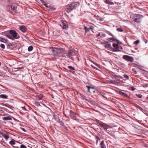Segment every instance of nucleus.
Segmentation results:
<instances>
[{
    "label": "nucleus",
    "mask_w": 148,
    "mask_h": 148,
    "mask_svg": "<svg viewBox=\"0 0 148 148\" xmlns=\"http://www.w3.org/2000/svg\"><path fill=\"white\" fill-rule=\"evenodd\" d=\"M86 87L88 88V92L90 93H91V92L90 91V89H91L93 90V87H91V86H86Z\"/></svg>",
    "instance_id": "21"
},
{
    "label": "nucleus",
    "mask_w": 148,
    "mask_h": 148,
    "mask_svg": "<svg viewBox=\"0 0 148 148\" xmlns=\"http://www.w3.org/2000/svg\"><path fill=\"white\" fill-rule=\"evenodd\" d=\"M92 91L94 93H95V91L94 90H93Z\"/></svg>",
    "instance_id": "44"
},
{
    "label": "nucleus",
    "mask_w": 148,
    "mask_h": 148,
    "mask_svg": "<svg viewBox=\"0 0 148 148\" xmlns=\"http://www.w3.org/2000/svg\"><path fill=\"white\" fill-rule=\"evenodd\" d=\"M140 41L139 40H137L134 42V43L135 45H137L139 43Z\"/></svg>",
    "instance_id": "29"
},
{
    "label": "nucleus",
    "mask_w": 148,
    "mask_h": 148,
    "mask_svg": "<svg viewBox=\"0 0 148 148\" xmlns=\"http://www.w3.org/2000/svg\"><path fill=\"white\" fill-rule=\"evenodd\" d=\"M10 33L12 35L13 37L15 39H17L16 38L17 36V33L16 32L13 30H11L10 31Z\"/></svg>",
    "instance_id": "5"
},
{
    "label": "nucleus",
    "mask_w": 148,
    "mask_h": 148,
    "mask_svg": "<svg viewBox=\"0 0 148 148\" xmlns=\"http://www.w3.org/2000/svg\"><path fill=\"white\" fill-rule=\"evenodd\" d=\"M131 90H132V91H134V90H135V88H134V87H132V88H131Z\"/></svg>",
    "instance_id": "39"
},
{
    "label": "nucleus",
    "mask_w": 148,
    "mask_h": 148,
    "mask_svg": "<svg viewBox=\"0 0 148 148\" xmlns=\"http://www.w3.org/2000/svg\"><path fill=\"white\" fill-rule=\"evenodd\" d=\"M84 29L85 30L86 32H88L89 30V29L86 27H85L84 28Z\"/></svg>",
    "instance_id": "30"
},
{
    "label": "nucleus",
    "mask_w": 148,
    "mask_h": 148,
    "mask_svg": "<svg viewBox=\"0 0 148 148\" xmlns=\"http://www.w3.org/2000/svg\"><path fill=\"white\" fill-rule=\"evenodd\" d=\"M109 40L111 42L116 41V42H117V43L119 42V40H118L116 39H115L114 38H109Z\"/></svg>",
    "instance_id": "16"
},
{
    "label": "nucleus",
    "mask_w": 148,
    "mask_h": 148,
    "mask_svg": "<svg viewBox=\"0 0 148 148\" xmlns=\"http://www.w3.org/2000/svg\"><path fill=\"white\" fill-rule=\"evenodd\" d=\"M0 47L2 49H4L5 48V45L3 44H1L0 45Z\"/></svg>",
    "instance_id": "33"
},
{
    "label": "nucleus",
    "mask_w": 148,
    "mask_h": 148,
    "mask_svg": "<svg viewBox=\"0 0 148 148\" xmlns=\"http://www.w3.org/2000/svg\"><path fill=\"white\" fill-rule=\"evenodd\" d=\"M0 41L6 43L7 42L8 40L7 39H5L2 38L0 37Z\"/></svg>",
    "instance_id": "18"
},
{
    "label": "nucleus",
    "mask_w": 148,
    "mask_h": 148,
    "mask_svg": "<svg viewBox=\"0 0 148 148\" xmlns=\"http://www.w3.org/2000/svg\"><path fill=\"white\" fill-rule=\"evenodd\" d=\"M70 115L72 118H74L75 116L74 113L71 111H70Z\"/></svg>",
    "instance_id": "19"
},
{
    "label": "nucleus",
    "mask_w": 148,
    "mask_h": 148,
    "mask_svg": "<svg viewBox=\"0 0 148 148\" xmlns=\"http://www.w3.org/2000/svg\"><path fill=\"white\" fill-rule=\"evenodd\" d=\"M20 148H27L25 145H22L20 146Z\"/></svg>",
    "instance_id": "34"
},
{
    "label": "nucleus",
    "mask_w": 148,
    "mask_h": 148,
    "mask_svg": "<svg viewBox=\"0 0 148 148\" xmlns=\"http://www.w3.org/2000/svg\"><path fill=\"white\" fill-rule=\"evenodd\" d=\"M8 96L4 94H1L0 95V97L4 99H6L8 98Z\"/></svg>",
    "instance_id": "17"
},
{
    "label": "nucleus",
    "mask_w": 148,
    "mask_h": 148,
    "mask_svg": "<svg viewBox=\"0 0 148 148\" xmlns=\"http://www.w3.org/2000/svg\"><path fill=\"white\" fill-rule=\"evenodd\" d=\"M101 148H106V146L104 144V141L102 140L100 143Z\"/></svg>",
    "instance_id": "14"
},
{
    "label": "nucleus",
    "mask_w": 148,
    "mask_h": 148,
    "mask_svg": "<svg viewBox=\"0 0 148 148\" xmlns=\"http://www.w3.org/2000/svg\"><path fill=\"white\" fill-rule=\"evenodd\" d=\"M68 68L70 69V71H74L75 70V69L74 67L71 66H68Z\"/></svg>",
    "instance_id": "23"
},
{
    "label": "nucleus",
    "mask_w": 148,
    "mask_h": 148,
    "mask_svg": "<svg viewBox=\"0 0 148 148\" xmlns=\"http://www.w3.org/2000/svg\"><path fill=\"white\" fill-rule=\"evenodd\" d=\"M105 2L106 3L109 5H112L114 4V3L112 2L108 1L107 0Z\"/></svg>",
    "instance_id": "20"
},
{
    "label": "nucleus",
    "mask_w": 148,
    "mask_h": 148,
    "mask_svg": "<svg viewBox=\"0 0 148 148\" xmlns=\"http://www.w3.org/2000/svg\"><path fill=\"white\" fill-rule=\"evenodd\" d=\"M116 30L119 32H123V30L121 28H118Z\"/></svg>",
    "instance_id": "28"
},
{
    "label": "nucleus",
    "mask_w": 148,
    "mask_h": 148,
    "mask_svg": "<svg viewBox=\"0 0 148 148\" xmlns=\"http://www.w3.org/2000/svg\"><path fill=\"white\" fill-rule=\"evenodd\" d=\"M11 8L14 12L16 13L17 10L16 9L17 8V7L16 6L14 5L13 4H12L11 5Z\"/></svg>",
    "instance_id": "11"
},
{
    "label": "nucleus",
    "mask_w": 148,
    "mask_h": 148,
    "mask_svg": "<svg viewBox=\"0 0 148 148\" xmlns=\"http://www.w3.org/2000/svg\"><path fill=\"white\" fill-rule=\"evenodd\" d=\"M101 34L100 33H99L97 35V37L98 38H102V36H101Z\"/></svg>",
    "instance_id": "31"
},
{
    "label": "nucleus",
    "mask_w": 148,
    "mask_h": 148,
    "mask_svg": "<svg viewBox=\"0 0 148 148\" xmlns=\"http://www.w3.org/2000/svg\"><path fill=\"white\" fill-rule=\"evenodd\" d=\"M60 25L63 29H67L68 27L69 26L67 24L64 23L62 20L61 21Z\"/></svg>",
    "instance_id": "6"
},
{
    "label": "nucleus",
    "mask_w": 148,
    "mask_h": 148,
    "mask_svg": "<svg viewBox=\"0 0 148 148\" xmlns=\"http://www.w3.org/2000/svg\"><path fill=\"white\" fill-rule=\"evenodd\" d=\"M4 121L12 120V119L9 116H4L2 118Z\"/></svg>",
    "instance_id": "13"
},
{
    "label": "nucleus",
    "mask_w": 148,
    "mask_h": 148,
    "mask_svg": "<svg viewBox=\"0 0 148 148\" xmlns=\"http://www.w3.org/2000/svg\"><path fill=\"white\" fill-rule=\"evenodd\" d=\"M123 58L127 61L132 62L134 61L133 58L127 55H124L123 56Z\"/></svg>",
    "instance_id": "3"
},
{
    "label": "nucleus",
    "mask_w": 148,
    "mask_h": 148,
    "mask_svg": "<svg viewBox=\"0 0 148 148\" xmlns=\"http://www.w3.org/2000/svg\"><path fill=\"white\" fill-rule=\"evenodd\" d=\"M43 96L41 94H40L38 96V100H40L41 99L42 97Z\"/></svg>",
    "instance_id": "25"
},
{
    "label": "nucleus",
    "mask_w": 148,
    "mask_h": 148,
    "mask_svg": "<svg viewBox=\"0 0 148 148\" xmlns=\"http://www.w3.org/2000/svg\"><path fill=\"white\" fill-rule=\"evenodd\" d=\"M33 49V47L32 46H29L28 48V50L29 51H32Z\"/></svg>",
    "instance_id": "24"
},
{
    "label": "nucleus",
    "mask_w": 148,
    "mask_h": 148,
    "mask_svg": "<svg viewBox=\"0 0 148 148\" xmlns=\"http://www.w3.org/2000/svg\"><path fill=\"white\" fill-rule=\"evenodd\" d=\"M1 62H0V66H1Z\"/></svg>",
    "instance_id": "45"
},
{
    "label": "nucleus",
    "mask_w": 148,
    "mask_h": 148,
    "mask_svg": "<svg viewBox=\"0 0 148 148\" xmlns=\"http://www.w3.org/2000/svg\"><path fill=\"white\" fill-rule=\"evenodd\" d=\"M50 51L52 52V54L55 56L59 55L62 52H64V49L62 48H57L55 47H52L49 49Z\"/></svg>",
    "instance_id": "1"
},
{
    "label": "nucleus",
    "mask_w": 148,
    "mask_h": 148,
    "mask_svg": "<svg viewBox=\"0 0 148 148\" xmlns=\"http://www.w3.org/2000/svg\"><path fill=\"white\" fill-rule=\"evenodd\" d=\"M106 34H102L101 36H102V37H104L105 36Z\"/></svg>",
    "instance_id": "38"
},
{
    "label": "nucleus",
    "mask_w": 148,
    "mask_h": 148,
    "mask_svg": "<svg viewBox=\"0 0 148 148\" xmlns=\"http://www.w3.org/2000/svg\"><path fill=\"white\" fill-rule=\"evenodd\" d=\"M123 76L125 78L128 79L129 78V77L126 75H124Z\"/></svg>",
    "instance_id": "32"
},
{
    "label": "nucleus",
    "mask_w": 148,
    "mask_h": 148,
    "mask_svg": "<svg viewBox=\"0 0 148 148\" xmlns=\"http://www.w3.org/2000/svg\"><path fill=\"white\" fill-rule=\"evenodd\" d=\"M102 127L103 128V129L107 133H108V132H107V130L108 129L107 127L105 125H103V126H102Z\"/></svg>",
    "instance_id": "22"
},
{
    "label": "nucleus",
    "mask_w": 148,
    "mask_h": 148,
    "mask_svg": "<svg viewBox=\"0 0 148 148\" xmlns=\"http://www.w3.org/2000/svg\"><path fill=\"white\" fill-rule=\"evenodd\" d=\"M77 7V4L75 3H71L69 6L70 9L73 10L75 9Z\"/></svg>",
    "instance_id": "9"
},
{
    "label": "nucleus",
    "mask_w": 148,
    "mask_h": 148,
    "mask_svg": "<svg viewBox=\"0 0 148 148\" xmlns=\"http://www.w3.org/2000/svg\"><path fill=\"white\" fill-rule=\"evenodd\" d=\"M118 94L119 95H121L124 98H128L129 97L127 94L124 93L123 92L121 91H119L118 92Z\"/></svg>",
    "instance_id": "7"
},
{
    "label": "nucleus",
    "mask_w": 148,
    "mask_h": 148,
    "mask_svg": "<svg viewBox=\"0 0 148 148\" xmlns=\"http://www.w3.org/2000/svg\"><path fill=\"white\" fill-rule=\"evenodd\" d=\"M90 29H93V28H94V27L92 26H90Z\"/></svg>",
    "instance_id": "40"
},
{
    "label": "nucleus",
    "mask_w": 148,
    "mask_h": 148,
    "mask_svg": "<svg viewBox=\"0 0 148 148\" xmlns=\"http://www.w3.org/2000/svg\"><path fill=\"white\" fill-rule=\"evenodd\" d=\"M50 9L53 10H55L56 9V8H53V7H50Z\"/></svg>",
    "instance_id": "37"
},
{
    "label": "nucleus",
    "mask_w": 148,
    "mask_h": 148,
    "mask_svg": "<svg viewBox=\"0 0 148 148\" xmlns=\"http://www.w3.org/2000/svg\"><path fill=\"white\" fill-rule=\"evenodd\" d=\"M113 47L114 48L113 49V51L114 52L120 51L119 50L118 45L117 44L114 43L113 44Z\"/></svg>",
    "instance_id": "8"
},
{
    "label": "nucleus",
    "mask_w": 148,
    "mask_h": 148,
    "mask_svg": "<svg viewBox=\"0 0 148 148\" xmlns=\"http://www.w3.org/2000/svg\"><path fill=\"white\" fill-rule=\"evenodd\" d=\"M136 95L139 98H141L142 97V95L140 94H136Z\"/></svg>",
    "instance_id": "26"
},
{
    "label": "nucleus",
    "mask_w": 148,
    "mask_h": 148,
    "mask_svg": "<svg viewBox=\"0 0 148 148\" xmlns=\"http://www.w3.org/2000/svg\"><path fill=\"white\" fill-rule=\"evenodd\" d=\"M9 143L12 145H14L15 144V143L13 140H11L9 142Z\"/></svg>",
    "instance_id": "27"
},
{
    "label": "nucleus",
    "mask_w": 148,
    "mask_h": 148,
    "mask_svg": "<svg viewBox=\"0 0 148 148\" xmlns=\"http://www.w3.org/2000/svg\"><path fill=\"white\" fill-rule=\"evenodd\" d=\"M8 132L6 134H3L2 133V134H1V135H2V136L4 137L5 139L7 140L9 138V136L8 134Z\"/></svg>",
    "instance_id": "15"
},
{
    "label": "nucleus",
    "mask_w": 148,
    "mask_h": 148,
    "mask_svg": "<svg viewBox=\"0 0 148 148\" xmlns=\"http://www.w3.org/2000/svg\"><path fill=\"white\" fill-rule=\"evenodd\" d=\"M20 30L22 32L24 33L26 31V28L23 25L19 27Z\"/></svg>",
    "instance_id": "10"
},
{
    "label": "nucleus",
    "mask_w": 148,
    "mask_h": 148,
    "mask_svg": "<svg viewBox=\"0 0 148 148\" xmlns=\"http://www.w3.org/2000/svg\"><path fill=\"white\" fill-rule=\"evenodd\" d=\"M10 38V39H13L12 38V37L11 38Z\"/></svg>",
    "instance_id": "43"
},
{
    "label": "nucleus",
    "mask_w": 148,
    "mask_h": 148,
    "mask_svg": "<svg viewBox=\"0 0 148 148\" xmlns=\"http://www.w3.org/2000/svg\"><path fill=\"white\" fill-rule=\"evenodd\" d=\"M105 47L107 48H112V47L111 45L110 42H105Z\"/></svg>",
    "instance_id": "12"
},
{
    "label": "nucleus",
    "mask_w": 148,
    "mask_h": 148,
    "mask_svg": "<svg viewBox=\"0 0 148 148\" xmlns=\"http://www.w3.org/2000/svg\"><path fill=\"white\" fill-rule=\"evenodd\" d=\"M118 77L121 79H123V77L121 76H119Z\"/></svg>",
    "instance_id": "42"
},
{
    "label": "nucleus",
    "mask_w": 148,
    "mask_h": 148,
    "mask_svg": "<svg viewBox=\"0 0 148 148\" xmlns=\"http://www.w3.org/2000/svg\"><path fill=\"white\" fill-rule=\"evenodd\" d=\"M106 125H107V126H108V125H106Z\"/></svg>",
    "instance_id": "47"
},
{
    "label": "nucleus",
    "mask_w": 148,
    "mask_h": 148,
    "mask_svg": "<svg viewBox=\"0 0 148 148\" xmlns=\"http://www.w3.org/2000/svg\"><path fill=\"white\" fill-rule=\"evenodd\" d=\"M22 130H23V131L24 132H26V130H25L24 128H22Z\"/></svg>",
    "instance_id": "41"
},
{
    "label": "nucleus",
    "mask_w": 148,
    "mask_h": 148,
    "mask_svg": "<svg viewBox=\"0 0 148 148\" xmlns=\"http://www.w3.org/2000/svg\"><path fill=\"white\" fill-rule=\"evenodd\" d=\"M143 16L140 14H135L134 15L133 19L135 22L139 23L141 21Z\"/></svg>",
    "instance_id": "2"
},
{
    "label": "nucleus",
    "mask_w": 148,
    "mask_h": 148,
    "mask_svg": "<svg viewBox=\"0 0 148 148\" xmlns=\"http://www.w3.org/2000/svg\"><path fill=\"white\" fill-rule=\"evenodd\" d=\"M98 125L100 127H102V126H103V124H101V123H98Z\"/></svg>",
    "instance_id": "35"
},
{
    "label": "nucleus",
    "mask_w": 148,
    "mask_h": 148,
    "mask_svg": "<svg viewBox=\"0 0 148 148\" xmlns=\"http://www.w3.org/2000/svg\"><path fill=\"white\" fill-rule=\"evenodd\" d=\"M98 125L100 127H102V126H103V124H101V123H98Z\"/></svg>",
    "instance_id": "36"
},
{
    "label": "nucleus",
    "mask_w": 148,
    "mask_h": 148,
    "mask_svg": "<svg viewBox=\"0 0 148 148\" xmlns=\"http://www.w3.org/2000/svg\"><path fill=\"white\" fill-rule=\"evenodd\" d=\"M45 5V6H46V7H47V6L46 5Z\"/></svg>",
    "instance_id": "46"
},
{
    "label": "nucleus",
    "mask_w": 148,
    "mask_h": 148,
    "mask_svg": "<svg viewBox=\"0 0 148 148\" xmlns=\"http://www.w3.org/2000/svg\"><path fill=\"white\" fill-rule=\"evenodd\" d=\"M73 52L74 51L73 50H70L69 51L66 53L67 56L69 58L72 59L73 58Z\"/></svg>",
    "instance_id": "4"
}]
</instances>
